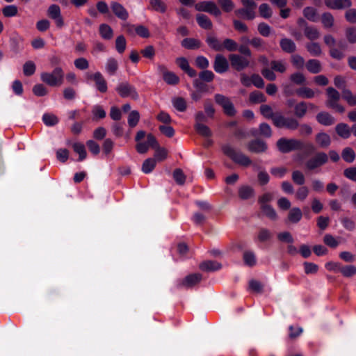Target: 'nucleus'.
<instances>
[{"label":"nucleus","instance_id":"obj_4","mask_svg":"<svg viewBox=\"0 0 356 356\" xmlns=\"http://www.w3.org/2000/svg\"><path fill=\"white\" fill-rule=\"evenodd\" d=\"M326 95L325 105L327 108L334 109L340 113L345 112L344 106L339 103L341 95L338 90L333 87H328L326 88Z\"/></svg>","mask_w":356,"mask_h":356},{"label":"nucleus","instance_id":"obj_58","mask_svg":"<svg viewBox=\"0 0 356 356\" xmlns=\"http://www.w3.org/2000/svg\"><path fill=\"white\" fill-rule=\"evenodd\" d=\"M264 285L259 281L251 280L249 282V289L254 293H261L263 292Z\"/></svg>","mask_w":356,"mask_h":356},{"label":"nucleus","instance_id":"obj_15","mask_svg":"<svg viewBox=\"0 0 356 356\" xmlns=\"http://www.w3.org/2000/svg\"><path fill=\"white\" fill-rule=\"evenodd\" d=\"M202 279V275L200 273L191 274L182 280L181 284L186 288H191L200 283Z\"/></svg>","mask_w":356,"mask_h":356},{"label":"nucleus","instance_id":"obj_60","mask_svg":"<svg viewBox=\"0 0 356 356\" xmlns=\"http://www.w3.org/2000/svg\"><path fill=\"white\" fill-rule=\"evenodd\" d=\"M259 134L260 136H263L266 138H270L272 136V129L270 126L266 122L260 124L259 127Z\"/></svg>","mask_w":356,"mask_h":356},{"label":"nucleus","instance_id":"obj_9","mask_svg":"<svg viewBox=\"0 0 356 356\" xmlns=\"http://www.w3.org/2000/svg\"><path fill=\"white\" fill-rule=\"evenodd\" d=\"M231 66L235 70L241 72L250 65L249 58L242 55L232 54L229 56Z\"/></svg>","mask_w":356,"mask_h":356},{"label":"nucleus","instance_id":"obj_14","mask_svg":"<svg viewBox=\"0 0 356 356\" xmlns=\"http://www.w3.org/2000/svg\"><path fill=\"white\" fill-rule=\"evenodd\" d=\"M325 5L332 10H343L352 6L351 0H324Z\"/></svg>","mask_w":356,"mask_h":356},{"label":"nucleus","instance_id":"obj_17","mask_svg":"<svg viewBox=\"0 0 356 356\" xmlns=\"http://www.w3.org/2000/svg\"><path fill=\"white\" fill-rule=\"evenodd\" d=\"M280 46L281 49L287 54H293L297 49L296 44L293 40L287 38H284L280 40Z\"/></svg>","mask_w":356,"mask_h":356},{"label":"nucleus","instance_id":"obj_7","mask_svg":"<svg viewBox=\"0 0 356 356\" xmlns=\"http://www.w3.org/2000/svg\"><path fill=\"white\" fill-rule=\"evenodd\" d=\"M214 99L216 103L222 108L223 112L226 115L233 117L236 114V110L228 97L221 94H216Z\"/></svg>","mask_w":356,"mask_h":356},{"label":"nucleus","instance_id":"obj_1","mask_svg":"<svg viewBox=\"0 0 356 356\" xmlns=\"http://www.w3.org/2000/svg\"><path fill=\"white\" fill-rule=\"evenodd\" d=\"M260 113L265 118L270 119L277 128L294 131L299 127V122L296 118L285 117L281 112L274 113L271 106L268 104L260 106Z\"/></svg>","mask_w":356,"mask_h":356},{"label":"nucleus","instance_id":"obj_30","mask_svg":"<svg viewBox=\"0 0 356 356\" xmlns=\"http://www.w3.org/2000/svg\"><path fill=\"white\" fill-rule=\"evenodd\" d=\"M206 42L213 50L216 51H221L223 50V47L218 39L211 35L207 36Z\"/></svg>","mask_w":356,"mask_h":356},{"label":"nucleus","instance_id":"obj_47","mask_svg":"<svg viewBox=\"0 0 356 356\" xmlns=\"http://www.w3.org/2000/svg\"><path fill=\"white\" fill-rule=\"evenodd\" d=\"M290 60L292 65L297 69H302L305 65V59L299 54H292Z\"/></svg>","mask_w":356,"mask_h":356},{"label":"nucleus","instance_id":"obj_21","mask_svg":"<svg viewBox=\"0 0 356 356\" xmlns=\"http://www.w3.org/2000/svg\"><path fill=\"white\" fill-rule=\"evenodd\" d=\"M234 13L237 17L247 20H252L256 17L255 10L244 7L236 10Z\"/></svg>","mask_w":356,"mask_h":356},{"label":"nucleus","instance_id":"obj_55","mask_svg":"<svg viewBox=\"0 0 356 356\" xmlns=\"http://www.w3.org/2000/svg\"><path fill=\"white\" fill-rule=\"evenodd\" d=\"M259 12L261 17L268 19L271 17L273 15V11L267 3H262L259 7Z\"/></svg>","mask_w":356,"mask_h":356},{"label":"nucleus","instance_id":"obj_37","mask_svg":"<svg viewBox=\"0 0 356 356\" xmlns=\"http://www.w3.org/2000/svg\"><path fill=\"white\" fill-rule=\"evenodd\" d=\"M194 129L199 135L203 137L209 138L212 136V131L210 128L204 124H195Z\"/></svg>","mask_w":356,"mask_h":356},{"label":"nucleus","instance_id":"obj_19","mask_svg":"<svg viewBox=\"0 0 356 356\" xmlns=\"http://www.w3.org/2000/svg\"><path fill=\"white\" fill-rule=\"evenodd\" d=\"M199 268L206 272L215 271L222 268V264L216 261L207 260L200 263Z\"/></svg>","mask_w":356,"mask_h":356},{"label":"nucleus","instance_id":"obj_53","mask_svg":"<svg viewBox=\"0 0 356 356\" xmlns=\"http://www.w3.org/2000/svg\"><path fill=\"white\" fill-rule=\"evenodd\" d=\"M289 79L296 85H304L306 82V78L301 72H295L291 74L289 76Z\"/></svg>","mask_w":356,"mask_h":356},{"label":"nucleus","instance_id":"obj_23","mask_svg":"<svg viewBox=\"0 0 356 356\" xmlns=\"http://www.w3.org/2000/svg\"><path fill=\"white\" fill-rule=\"evenodd\" d=\"M10 50L15 54H19L24 49L23 40L18 37H12L10 40Z\"/></svg>","mask_w":356,"mask_h":356},{"label":"nucleus","instance_id":"obj_2","mask_svg":"<svg viewBox=\"0 0 356 356\" xmlns=\"http://www.w3.org/2000/svg\"><path fill=\"white\" fill-rule=\"evenodd\" d=\"M276 146L278 150L283 154L292 151L302 150L304 148H306L309 152L315 151L314 145L309 143L305 146L302 140L295 138H281L276 142Z\"/></svg>","mask_w":356,"mask_h":356},{"label":"nucleus","instance_id":"obj_24","mask_svg":"<svg viewBox=\"0 0 356 356\" xmlns=\"http://www.w3.org/2000/svg\"><path fill=\"white\" fill-rule=\"evenodd\" d=\"M307 70L312 74H318L322 71V65L317 59H309L305 64Z\"/></svg>","mask_w":356,"mask_h":356},{"label":"nucleus","instance_id":"obj_63","mask_svg":"<svg viewBox=\"0 0 356 356\" xmlns=\"http://www.w3.org/2000/svg\"><path fill=\"white\" fill-rule=\"evenodd\" d=\"M17 7L15 5L6 6L2 9V13L6 17L15 16L17 14Z\"/></svg>","mask_w":356,"mask_h":356},{"label":"nucleus","instance_id":"obj_8","mask_svg":"<svg viewBox=\"0 0 356 356\" xmlns=\"http://www.w3.org/2000/svg\"><path fill=\"white\" fill-rule=\"evenodd\" d=\"M196 10L200 12H206L215 17L221 15V10L217 5L211 1H204L195 5Z\"/></svg>","mask_w":356,"mask_h":356},{"label":"nucleus","instance_id":"obj_61","mask_svg":"<svg viewBox=\"0 0 356 356\" xmlns=\"http://www.w3.org/2000/svg\"><path fill=\"white\" fill-rule=\"evenodd\" d=\"M218 3L225 13H229L234 8V3L232 0H218Z\"/></svg>","mask_w":356,"mask_h":356},{"label":"nucleus","instance_id":"obj_43","mask_svg":"<svg viewBox=\"0 0 356 356\" xmlns=\"http://www.w3.org/2000/svg\"><path fill=\"white\" fill-rule=\"evenodd\" d=\"M156 163L155 159L148 158L145 159L142 165V171L145 174L151 172L154 169Z\"/></svg>","mask_w":356,"mask_h":356},{"label":"nucleus","instance_id":"obj_59","mask_svg":"<svg viewBox=\"0 0 356 356\" xmlns=\"http://www.w3.org/2000/svg\"><path fill=\"white\" fill-rule=\"evenodd\" d=\"M140 120V114L137 111H132L128 116V124L131 128L135 127Z\"/></svg>","mask_w":356,"mask_h":356},{"label":"nucleus","instance_id":"obj_42","mask_svg":"<svg viewBox=\"0 0 356 356\" xmlns=\"http://www.w3.org/2000/svg\"><path fill=\"white\" fill-rule=\"evenodd\" d=\"M342 159L347 163H352L356 157L354 150L349 147H345L341 152Z\"/></svg>","mask_w":356,"mask_h":356},{"label":"nucleus","instance_id":"obj_26","mask_svg":"<svg viewBox=\"0 0 356 356\" xmlns=\"http://www.w3.org/2000/svg\"><path fill=\"white\" fill-rule=\"evenodd\" d=\"M196 21L198 25L204 29L209 30L212 29V22L206 15L197 14L196 15Z\"/></svg>","mask_w":356,"mask_h":356},{"label":"nucleus","instance_id":"obj_44","mask_svg":"<svg viewBox=\"0 0 356 356\" xmlns=\"http://www.w3.org/2000/svg\"><path fill=\"white\" fill-rule=\"evenodd\" d=\"M244 264L250 267L256 264V257L252 251H245L243 256Z\"/></svg>","mask_w":356,"mask_h":356},{"label":"nucleus","instance_id":"obj_48","mask_svg":"<svg viewBox=\"0 0 356 356\" xmlns=\"http://www.w3.org/2000/svg\"><path fill=\"white\" fill-rule=\"evenodd\" d=\"M174 107L180 112H184L187 108V104L184 98L178 97L172 99Z\"/></svg>","mask_w":356,"mask_h":356},{"label":"nucleus","instance_id":"obj_5","mask_svg":"<svg viewBox=\"0 0 356 356\" xmlns=\"http://www.w3.org/2000/svg\"><path fill=\"white\" fill-rule=\"evenodd\" d=\"M63 72L60 67H56L51 73L41 74V80L50 86H57L63 83Z\"/></svg>","mask_w":356,"mask_h":356},{"label":"nucleus","instance_id":"obj_12","mask_svg":"<svg viewBox=\"0 0 356 356\" xmlns=\"http://www.w3.org/2000/svg\"><path fill=\"white\" fill-rule=\"evenodd\" d=\"M247 148L252 153L261 154L266 152L268 145L265 141L261 139H254L247 144Z\"/></svg>","mask_w":356,"mask_h":356},{"label":"nucleus","instance_id":"obj_41","mask_svg":"<svg viewBox=\"0 0 356 356\" xmlns=\"http://www.w3.org/2000/svg\"><path fill=\"white\" fill-rule=\"evenodd\" d=\"M303 15L308 20L315 22L318 20V14L316 8L313 7H306L303 9Z\"/></svg>","mask_w":356,"mask_h":356},{"label":"nucleus","instance_id":"obj_20","mask_svg":"<svg viewBox=\"0 0 356 356\" xmlns=\"http://www.w3.org/2000/svg\"><path fill=\"white\" fill-rule=\"evenodd\" d=\"M335 131L341 138L347 139L351 135V128L346 123H339L335 127Z\"/></svg>","mask_w":356,"mask_h":356},{"label":"nucleus","instance_id":"obj_64","mask_svg":"<svg viewBox=\"0 0 356 356\" xmlns=\"http://www.w3.org/2000/svg\"><path fill=\"white\" fill-rule=\"evenodd\" d=\"M341 273L346 277H350L356 275V266L353 265L343 266Z\"/></svg>","mask_w":356,"mask_h":356},{"label":"nucleus","instance_id":"obj_16","mask_svg":"<svg viewBox=\"0 0 356 356\" xmlns=\"http://www.w3.org/2000/svg\"><path fill=\"white\" fill-rule=\"evenodd\" d=\"M111 7L113 13L119 19L122 20H127L129 17L128 12L122 4L118 2H112Z\"/></svg>","mask_w":356,"mask_h":356},{"label":"nucleus","instance_id":"obj_11","mask_svg":"<svg viewBox=\"0 0 356 356\" xmlns=\"http://www.w3.org/2000/svg\"><path fill=\"white\" fill-rule=\"evenodd\" d=\"M90 79L94 82V86L97 91L101 93H106L108 90V83L102 73L97 72L92 76H90Z\"/></svg>","mask_w":356,"mask_h":356},{"label":"nucleus","instance_id":"obj_34","mask_svg":"<svg viewBox=\"0 0 356 356\" xmlns=\"http://www.w3.org/2000/svg\"><path fill=\"white\" fill-rule=\"evenodd\" d=\"M321 23L325 29H331L334 23L332 14L329 12L323 13L321 15Z\"/></svg>","mask_w":356,"mask_h":356},{"label":"nucleus","instance_id":"obj_29","mask_svg":"<svg viewBox=\"0 0 356 356\" xmlns=\"http://www.w3.org/2000/svg\"><path fill=\"white\" fill-rule=\"evenodd\" d=\"M316 141L321 147L326 148L330 146L331 138L327 134L321 132L316 136Z\"/></svg>","mask_w":356,"mask_h":356},{"label":"nucleus","instance_id":"obj_18","mask_svg":"<svg viewBox=\"0 0 356 356\" xmlns=\"http://www.w3.org/2000/svg\"><path fill=\"white\" fill-rule=\"evenodd\" d=\"M317 122L323 126H331L334 124V118L328 112L322 111L316 115Z\"/></svg>","mask_w":356,"mask_h":356},{"label":"nucleus","instance_id":"obj_31","mask_svg":"<svg viewBox=\"0 0 356 356\" xmlns=\"http://www.w3.org/2000/svg\"><path fill=\"white\" fill-rule=\"evenodd\" d=\"M307 51L313 56H320L322 49L318 42H308L305 45Z\"/></svg>","mask_w":356,"mask_h":356},{"label":"nucleus","instance_id":"obj_22","mask_svg":"<svg viewBox=\"0 0 356 356\" xmlns=\"http://www.w3.org/2000/svg\"><path fill=\"white\" fill-rule=\"evenodd\" d=\"M302 217V212L301 209L298 207H293L289 211L287 221L293 224H296L300 221Z\"/></svg>","mask_w":356,"mask_h":356},{"label":"nucleus","instance_id":"obj_13","mask_svg":"<svg viewBox=\"0 0 356 356\" xmlns=\"http://www.w3.org/2000/svg\"><path fill=\"white\" fill-rule=\"evenodd\" d=\"M229 62L222 54H216L213 62V69L219 74L226 72L229 70Z\"/></svg>","mask_w":356,"mask_h":356},{"label":"nucleus","instance_id":"obj_56","mask_svg":"<svg viewBox=\"0 0 356 356\" xmlns=\"http://www.w3.org/2000/svg\"><path fill=\"white\" fill-rule=\"evenodd\" d=\"M127 41L124 35H121L116 38L115 49L120 54H122L126 49Z\"/></svg>","mask_w":356,"mask_h":356},{"label":"nucleus","instance_id":"obj_38","mask_svg":"<svg viewBox=\"0 0 356 356\" xmlns=\"http://www.w3.org/2000/svg\"><path fill=\"white\" fill-rule=\"evenodd\" d=\"M99 33L105 40H111L113 36L112 28L106 24H102L99 26Z\"/></svg>","mask_w":356,"mask_h":356},{"label":"nucleus","instance_id":"obj_6","mask_svg":"<svg viewBox=\"0 0 356 356\" xmlns=\"http://www.w3.org/2000/svg\"><path fill=\"white\" fill-rule=\"evenodd\" d=\"M328 155L323 152H318L305 162V168L309 171L321 168L328 162Z\"/></svg>","mask_w":356,"mask_h":356},{"label":"nucleus","instance_id":"obj_62","mask_svg":"<svg viewBox=\"0 0 356 356\" xmlns=\"http://www.w3.org/2000/svg\"><path fill=\"white\" fill-rule=\"evenodd\" d=\"M273 236L272 233L270 230L266 228H261L258 233V240L260 242H265L270 240Z\"/></svg>","mask_w":356,"mask_h":356},{"label":"nucleus","instance_id":"obj_52","mask_svg":"<svg viewBox=\"0 0 356 356\" xmlns=\"http://www.w3.org/2000/svg\"><path fill=\"white\" fill-rule=\"evenodd\" d=\"M118 69V63L115 58H109L106 65V72L110 75H113L115 74Z\"/></svg>","mask_w":356,"mask_h":356},{"label":"nucleus","instance_id":"obj_50","mask_svg":"<svg viewBox=\"0 0 356 356\" xmlns=\"http://www.w3.org/2000/svg\"><path fill=\"white\" fill-rule=\"evenodd\" d=\"M292 181L297 185L302 186L305 182L304 174L300 170H294L291 174Z\"/></svg>","mask_w":356,"mask_h":356},{"label":"nucleus","instance_id":"obj_35","mask_svg":"<svg viewBox=\"0 0 356 356\" xmlns=\"http://www.w3.org/2000/svg\"><path fill=\"white\" fill-rule=\"evenodd\" d=\"M296 94L302 98L312 99L315 96V92L310 88L302 87L296 90Z\"/></svg>","mask_w":356,"mask_h":356},{"label":"nucleus","instance_id":"obj_3","mask_svg":"<svg viewBox=\"0 0 356 356\" xmlns=\"http://www.w3.org/2000/svg\"><path fill=\"white\" fill-rule=\"evenodd\" d=\"M222 152L229 157L234 163L245 167L252 164L251 159L244 154L236 152L230 145H224L222 146Z\"/></svg>","mask_w":356,"mask_h":356},{"label":"nucleus","instance_id":"obj_32","mask_svg":"<svg viewBox=\"0 0 356 356\" xmlns=\"http://www.w3.org/2000/svg\"><path fill=\"white\" fill-rule=\"evenodd\" d=\"M249 100L252 104H260L266 102V97L264 93L260 91L255 90L250 92Z\"/></svg>","mask_w":356,"mask_h":356},{"label":"nucleus","instance_id":"obj_25","mask_svg":"<svg viewBox=\"0 0 356 356\" xmlns=\"http://www.w3.org/2000/svg\"><path fill=\"white\" fill-rule=\"evenodd\" d=\"M181 46L186 49H197L201 47L202 42L193 38H186L181 41Z\"/></svg>","mask_w":356,"mask_h":356},{"label":"nucleus","instance_id":"obj_45","mask_svg":"<svg viewBox=\"0 0 356 356\" xmlns=\"http://www.w3.org/2000/svg\"><path fill=\"white\" fill-rule=\"evenodd\" d=\"M173 179L178 185H184L186 182V176L181 168H176L172 173Z\"/></svg>","mask_w":356,"mask_h":356},{"label":"nucleus","instance_id":"obj_33","mask_svg":"<svg viewBox=\"0 0 356 356\" xmlns=\"http://www.w3.org/2000/svg\"><path fill=\"white\" fill-rule=\"evenodd\" d=\"M254 195V189L249 186H241L238 189V196L242 200H248Z\"/></svg>","mask_w":356,"mask_h":356},{"label":"nucleus","instance_id":"obj_57","mask_svg":"<svg viewBox=\"0 0 356 356\" xmlns=\"http://www.w3.org/2000/svg\"><path fill=\"white\" fill-rule=\"evenodd\" d=\"M35 65L33 61H26L23 65L24 74L26 76H32L35 73Z\"/></svg>","mask_w":356,"mask_h":356},{"label":"nucleus","instance_id":"obj_39","mask_svg":"<svg viewBox=\"0 0 356 356\" xmlns=\"http://www.w3.org/2000/svg\"><path fill=\"white\" fill-rule=\"evenodd\" d=\"M307 104L305 102H300L294 107V114L298 118H302L307 113Z\"/></svg>","mask_w":356,"mask_h":356},{"label":"nucleus","instance_id":"obj_27","mask_svg":"<svg viewBox=\"0 0 356 356\" xmlns=\"http://www.w3.org/2000/svg\"><path fill=\"white\" fill-rule=\"evenodd\" d=\"M270 67L274 72L281 74L286 72L287 69L286 63L284 60H273L270 63Z\"/></svg>","mask_w":356,"mask_h":356},{"label":"nucleus","instance_id":"obj_28","mask_svg":"<svg viewBox=\"0 0 356 356\" xmlns=\"http://www.w3.org/2000/svg\"><path fill=\"white\" fill-rule=\"evenodd\" d=\"M305 36L309 40L313 41L319 38L321 34L318 29L314 26H308L303 31Z\"/></svg>","mask_w":356,"mask_h":356},{"label":"nucleus","instance_id":"obj_40","mask_svg":"<svg viewBox=\"0 0 356 356\" xmlns=\"http://www.w3.org/2000/svg\"><path fill=\"white\" fill-rule=\"evenodd\" d=\"M92 120L94 121H99L106 117V111L104 108L100 105H96L92 108Z\"/></svg>","mask_w":356,"mask_h":356},{"label":"nucleus","instance_id":"obj_46","mask_svg":"<svg viewBox=\"0 0 356 356\" xmlns=\"http://www.w3.org/2000/svg\"><path fill=\"white\" fill-rule=\"evenodd\" d=\"M342 98L351 106H356V94L353 95L350 90L342 91Z\"/></svg>","mask_w":356,"mask_h":356},{"label":"nucleus","instance_id":"obj_49","mask_svg":"<svg viewBox=\"0 0 356 356\" xmlns=\"http://www.w3.org/2000/svg\"><path fill=\"white\" fill-rule=\"evenodd\" d=\"M42 122L46 126L52 127L58 123V119L55 115L44 113L42 115Z\"/></svg>","mask_w":356,"mask_h":356},{"label":"nucleus","instance_id":"obj_36","mask_svg":"<svg viewBox=\"0 0 356 356\" xmlns=\"http://www.w3.org/2000/svg\"><path fill=\"white\" fill-rule=\"evenodd\" d=\"M72 148L74 152L79 154V161H82L87 156V152L84 145L80 143H73Z\"/></svg>","mask_w":356,"mask_h":356},{"label":"nucleus","instance_id":"obj_54","mask_svg":"<svg viewBox=\"0 0 356 356\" xmlns=\"http://www.w3.org/2000/svg\"><path fill=\"white\" fill-rule=\"evenodd\" d=\"M163 79L169 85H177L179 82V78L172 72H165Z\"/></svg>","mask_w":356,"mask_h":356},{"label":"nucleus","instance_id":"obj_10","mask_svg":"<svg viewBox=\"0 0 356 356\" xmlns=\"http://www.w3.org/2000/svg\"><path fill=\"white\" fill-rule=\"evenodd\" d=\"M116 91L122 98L131 97L134 99L138 98L136 88L128 82L120 83L116 88Z\"/></svg>","mask_w":356,"mask_h":356},{"label":"nucleus","instance_id":"obj_51","mask_svg":"<svg viewBox=\"0 0 356 356\" xmlns=\"http://www.w3.org/2000/svg\"><path fill=\"white\" fill-rule=\"evenodd\" d=\"M261 209L263 211L264 214L271 220H276L277 218L275 210L269 204H262Z\"/></svg>","mask_w":356,"mask_h":356}]
</instances>
